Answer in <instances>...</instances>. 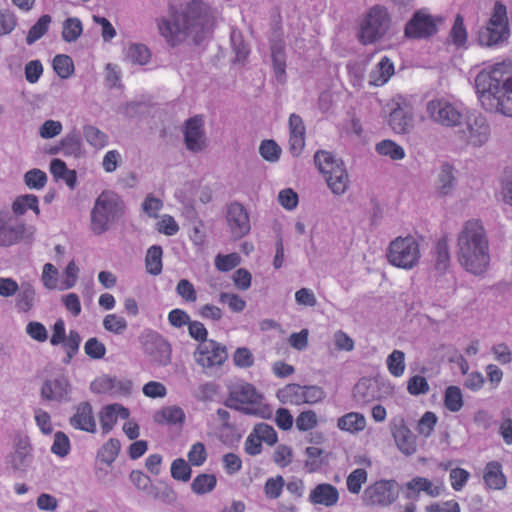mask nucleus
I'll return each instance as SVG.
<instances>
[{
    "label": "nucleus",
    "mask_w": 512,
    "mask_h": 512,
    "mask_svg": "<svg viewBox=\"0 0 512 512\" xmlns=\"http://www.w3.org/2000/svg\"><path fill=\"white\" fill-rule=\"evenodd\" d=\"M214 21L204 12L200 3L192 1L178 8L170 4L168 16L157 19L160 35L170 46H176L187 37L200 43L212 31Z\"/></svg>",
    "instance_id": "nucleus-1"
},
{
    "label": "nucleus",
    "mask_w": 512,
    "mask_h": 512,
    "mask_svg": "<svg viewBox=\"0 0 512 512\" xmlns=\"http://www.w3.org/2000/svg\"><path fill=\"white\" fill-rule=\"evenodd\" d=\"M482 107L489 112L512 117V61L486 65L475 78Z\"/></svg>",
    "instance_id": "nucleus-2"
},
{
    "label": "nucleus",
    "mask_w": 512,
    "mask_h": 512,
    "mask_svg": "<svg viewBox=\"0 0 512 512\" xmlns=\"http://www.w3.org/2000/svg\"><path fill=\"white\" fill-rule=\"evenodd\" d=\"M457 256L460 265L473 275L484 274L490 264L489 241L482 222L467 220L457 237Z\"/></svg>",
    "instance_id": "nucleus-3"
},
{
    "label": "nucleus",
    "mask_w": 512,
    "mask_h": 512,
    "mask_svg": "<svg viewBox=\"0 0 512 512\" xmlns=\"http://www.w3.org/2000/svg\"><path fill=\"white\" fill-rule=\"evenodd\" d=\"M125 213V204L113 191H103L95 200L90 213V228L95 235L110 230Z\"/></svg>",
    "instance_id": "nucleus-4"
},
{
    "label": "nucleus",
    "mask_w": 512,
    "mask_h": 512,
    "mask_svg": "<svg viewBox=\"0 0 512 512\" xmlns=\"http://www.w3.org/2000/svg\"><path fill=\"white\" fill-rule=\"evenodd\" d=\"M226 406L240 411L246 415L268 419L273 411L266 403L264 395L254 385L247 382H239L230 388Z\"/></svg>",
    "instance_id": "nucleus-5"
},
{
    "label": "nucleus",
    "mask_w": 512,
    "mask_h": 512,
    "mask_svg": "<svg viewBox=\"0 0 512 512\" xmlns=\"http://www.w3.org/2000/svg\"><path fill=\"white\" fill-rule=\"evenodd\" d=\"M510 36L506 6L496 1L487 24L478 31L477 40L481 46L496 47L507 41Z\"/></svg>",
    "instance_id": "nucleus-6"
},
{
    "label": "nucleus",
    "mask_w": 512,
    "mask_h": 512,
    "mask_svg": "<svg viewBox=\"0 0 512 512\" xmlns=\"http://www.w3.org/2000/svg\"><path fill=\"white\" fill-rule=\"evenodd\" d=\"M314 161L332 193L344 194L349 186V177L343 161L327 151L316 152Z\"/></svg>",
    "instance_id": "nucleus-7"
},
{
    "label": "nucleus",
    "mask_w": 512,
    "mask_h": 512,
    "mask_svg": "<svg viewBox=\"0 0 512 512\" xmlns=\"http://www.w3.org/2000/svg\"><path fill=\"white\" fill-rule=\"evenodd\" d=\"M467 111L462 102L445 97L432 99L426 105L429 118L444 127L459 126Z\"/></svg>",
    "instance_id": "nucleus-8"
},
{
    "label": "nucleus",
    "mask_w": 512,
    "mask_h": 512,
    "mask_svg": "<svg viewBox=\"0 0 512 512\" xmlns=\"http://www.w3.org/2000/svg\"><path fill=\"white\" fill-rule=\"evenodd\" d=\"M459 126L458 136L467 146L480 148L490 139L491 129L486 117L475 110H468Z\"/></svg>",
    "instance_id": "nucleus-9"
},
{
    "label": "nucleus",
    "mask_w": 512,
    "mask_h": 512,
    "mask_svg": "<svg viewBox=\"0 0 512 512\" xmlns=\"http://www.w3.org/2000/svg\"><path fill=\"white\" fill-rule=\"evenodd\" d=\"M390 23L388 10L380 5L373 6L361 22L360 42L367 45L383 38L390 28Z\"/></svg>",
    "instance_id": "nucleus-10"
},
{
    "label": "nucleus",
    "mask_w": 512,
    "mask_h": 512,
    "mask_svg": "<svg viewBox=\"0 0 512 512\" xmlns=\"http://www.w3.org/2000/svg\"><path fill=\"white\" fill-rule=\"evenodd\" d=\"M388 261L398 268L411 269L419 261L420 251L416 239L412 236L398 237L390 243Z\"/></svg>",
    "instance_id": "nucleus-11"
},
{
    "label": "nucleus",
    "mask_w": 512,
    "mask_h": 512,
    "mask_svg": "<svg viewBox=\"0 0 512 512\" xmlns=\"http://www.w3.org/2000/svg\"><path fill=\"white\" fill-rule=\"evenodd\" d=\"M399 497L398 483L394 479H380L368 485L362 494L366 506L388 507Z\"/></svg>",
    "instance_id": "nucleus-12"
},
{
    "label": "nucleus",
    "mask_w": 512,
    "mask_h": 512,
    "mask_svg": "<svg viewBox=\"0 0 512 512\" xmlns=\"http://www.w3.org/2000/svg\"><path fill=\"white\" fill-rule=\"evenodd\" d=\"M226 358V348L215 340L199 343L194 352L195 362L204 369L220 366Z\"/></svg>",
    "instance_id": "nucleus-13"
},
{
    "label": "nucleus",
    "mask_w": 512,
    "mask_h": 512,
    "mask_svg": "<svg viewBox=\"0 0 512 512\" xmlns=\"http://www.w3.org/2000/svg\"><path fill=\"white\" fill-rule=\"evenodd\" d=\"M279 398L283 402L292 404L317 403L324 398V391L318 386H300L289 384L279 391Z\"/></svg>",
    "instance_id": "nucleus-14"
},
{
    "label": "nucleus",
    "mask_w": 512,
    "mask_h": 512,
    "mask_svg": "<svg viewBox=\"0 0 512 512\" xmlns=\"http://www.w3.org/2000/svg\"><path fill=\"white\" fill-rule=\"evenodd\" d=\"M71 393V383L69 379L64 375H59L45 380L41 387V397L44 400L57 403L70 402Z\"/></svg>",
    "instance_id": "nucleus-15"
},
{
    "label": "nucleus",
    "mask_w": 512,
    "mask_h": 512,
    "mask_svg": "<svg viewBox=\"0 0 512 512\" xmlns=\"http://www.w3.org/2000/svg\"><path fill=\"white\" fill-rule=\"evenodd\" d=\"M183 134L186 148L189 151L198 153L206 148L207 139L202 116L197 115L186 120Z\"/></svg>",
    "instance_id": "nucleus-16"
},
{
    "label": "nucleus",
    "mask_w": 512,
    "mask_h": 512,
    "mask_svg": "<svg viewBox=\"0 0 512 512\" xmlns=\"http://www.w3.org/2000/svg\"><path fill=\"white\" fill-rule=\"evenodd\" d=\"M144 351L157 365L166 366L171 361V345L157 332H150L146 335Z\"/></svg>",
    "instance_id": "nucleus-17"
},
{
    "label": "nucleus",
    "mask_w": 512,
    "mask_h": 512,
    "mask_svg": "<svg viewBox=\"0 0 512 512\" xmlns=\"http://www.w3.org/2000/svg\"><path fill=\"white\" fill-rule=\"evenodd\" d=\"M436 31L437 27L432 16L424 9L416 11L405 26V35L408 38H426Z\"/></svg>",
    "instance_id": "nucleus-18"
},
{
    "label": "nucleus",
    "mask_w": 512,
    "mask_h": 512,
    "mask_svg": "<svg viewBox=\"0 0 512 512\" xmlns=\"http://www.w3.org/2000/svg\"><path fill=\"white\" fill-rule=\"evenodd\" d=\"M389 125L395 133L402 134L406 133L413 123V108L403 98H398L394 102L389 119Z\"/></svg>",
    "instance_id": "nucleus-19"
},
{
    "label": "nucleus",
    "mask_w": 512,
    "mask_h": 512,
    "mask_svg": "<svg viewBox=\"0 0 512 512\" xmlns=\"http://www.w3.org/2000/svg\"><path fill=\"white\" fill-rule=\"evenodd\" d=\"M226 220L230 232L235 238L244 237L251 229L249 215L244 206L238 202L228 205Z\"/></svg>",
    "instance_id": "nucleus-20"
},
{
    "label": "nucleus",
    "mask_w": 512,
    "mask_h": 512,
    "mask_svg": "<svg viewBox=\"0 0 512 512\" xmlns=\"http://www.w3.org/2000/svg\"><path fill=\"white\" fill-rule=\"evenodd\" d=\"M390 430L397 448L403 454L410 456L416 452V436L406 425L404 419H394L391 422Z\"/></svg>",
    "instance_id": "nucleus-21"
},
{
    "label": "nucleus",
    "mask_w": 512,
    "mask_h": 512,
    "mask_svg": "<svg viewBox=\"0 0 512 512\" xmlns=\"http://www.w3.org/2000/svg\"><path fill=\"white\" fill-rule=\"evenodd\" d=\"M26 231L25 224L19 220L0 217V246L7 247L18 243Z\"/></svg>",
    "instance_id": "nucleus-22"
},
{
    "label": "nucleus",
    "mask_w": 512,
    "mask_h": 512,
    "mask_svg": "<svg viewBox=\"0 0 512 512\" xmlns=\"http://www.w3.org/2000/svg\"><path fill=\"white\" fill-rule=\"evenodd\" d=\"M69 423L77 430L94 433L96 431V421L92 405L86 401L76 405L74 414L70 417Z\"/></svg>",
    "instance_id": "nucleus-23"
},
{
    "label": "nucleus",
    "mask_w": 512,
    "mask_h": 512,
    "mask_svg": "<svg viewBox=\"0 0 512 512\" xmlns=\"http://www.w3.org/2000/svg\"><path fill=\"white\" fill-rule=\"evenodd\" d=\"M339 497V491L334 485L329 483H320L311 489L308 501L312 505L333 507L338 503Z\"/></svg>",
    "instance_id": "nucleus-24"
},
{
    "label": "nucleus",
    "mask_w": 512,
    "mask_h": 512,
    "mask_svg": "<svg viewBox=\"0 0 512 512\" xmlns=\"http://www.w3.org/2000/svg\"><path fill=\"white\" fill-rule=\"evenodd\" d=\"M289 149L293 156H299L305 147L306 128L302 118L297 114L289 117Z\"/></svg>",
    "instance_id": "nucleus-25"
},
{
    "label": "nucleus",
    "mask_w": 512,
    "mask_h": 512,
    "mask_svg": "<svg viewBox=\"0 0 512 512\" xmlns=\"http://www.w3.org/2000/svg\"><path fill=\"white\" fill-rule=\"evenodd\" d=\"M408 490V497H410V492L415 494H420L424 492L426 495L436 498L443 494L445 490V486L441 480H437L435 482L424 478V477H414L406 484Z\"/></svg>",
    "instance_id": "nucleus-26"
},
{
    "label": "nucleus",
    "mask_w": 512,
    "mask_h": 512,
    "mask_svg": "<svg viewBox=\"0 0 512 512\" xmlns=\"http://www.w3.org/2000/svg\"><path fill=\"white\" fill-rule=\"evenodd\" d=\"M129 414V410L118 403L104 406L99 413V420L103 433H109L119 418L127 419Z\"/></svg>",
    "instance_id": "nucleus-27"
},
{
    "label": "nucleus",
    "mask_w": 512,
    "mask_h": 512,
    "mask_svg": "<svg viewBox=\"0 0 512 512\" xmlns=\"http://www.w3.org/2000/svg\"><path fill=\"white\" fill-rule=\"evenodd\" d=\"M62 152L65 156L79 157L83 151V143L81 134L77 128H73L68 132L59 142V145L51 150V153L56 154Z\"/></svg>",
    "instance_id": "nucleus-28"
},
{
    "label": "nucleus",
    "mask_w": 512,
    "mask_h": 512,
    "mask_svg": "<svg viewBox=\"0 0 512 512\" xmlns=\"http://www.w3.org/2000/svg\"><path fill=\"white\" fill-rule=\"evenodd\" d=\"M32 461L31 448L26 441H20L7 457V463L15 471H26Z\"/></svg>",
    "instance_id": "nucleus-29"
},
{
    "label": "nucleus",
    "mask_w": 512,
    "mask_h": 512,
    "mask_svg": "<svg viewBox=\"0 0 512 512\" xmlns=\"http://www.w3.org/2000/svg\"><path fill=\"white\" fill-rule=\"evenodd\" d=\"M271 57L275 77L278 82L284 83L286 80V55L285 43L282 39L272 41Z\"/></svg>",
    "instance_id": "nucleus-30"
},
{
    "label": "nucleus",
    "mask_w": 512,
    "mask_h": 512,
    "mask_svg": "<svg viewBox=\"0 0 512 512\" xmlns=\"http://www.w3.org/2000/svg\"><path fill=\"white\" fill-rule=\"evenodd\" d=\"M456 185V177L454 167L448 162L441 164L436 181L435 188L440 195L446 196L451 194Z\"/></svg>",
    "instance_id": "nucleus-31"
},
{
    "label": "nucleus",
    "mask_w": 512,
    "mask_h": 512,
    "mask_svg": "<svg viewBox=\"0 0 512 512\" xmlns=\"http://www.w3.org/2000/svg\"><path fill=\"white\" fill-rule=\"evenodd\" d=\"M483 480L489 489H504L507 481L502 471V465L497 461L488 462L484 468Z\"/></svg>",
    "instance_id": "nucleus-32"
},
{
    "label": "nucleus",
    "mask_w": 512,
    "mask_h": 512,
    "mask_svg": "<svg viewBox=\"0 0 512 512\" xmlns=\"http://www.w3.org/2000/svg\"><path fill=\"white\" fill-rule=\"evenodd\" d=\"M394 71L393 62L387 56H383L376 67L371 71L369 84L375 87L383 86L389 81Z\"/></svg>",
    "instance_id": "nucleus-33"
},
{
    "label": "nucleus",
    "mask_w": 512,
    "mask_h": 512,
    "mask_svg": "<svg viewBox=\"0 0 512 512\" xmlns=\"http://www.w3.org/2000/svg\"><path fill=\"white\" fill-rule=\"evenodd\" d=\"M366 418L362 413L349 412L337 420V428L341 431L358 434L366 428Z\"/></svg>",
    "instance_id": "nucleus-34"
},
{
    "label": "nucleus",
    "mask_w": 512,
    "mask_h": 512,
    "mask_svg": "<svg viewBox=\"0 0 512 512\" xmlns=\"http://www.w3.org/2000/svg\"><path fill=\"white\" fill-rule=\"evenodd\" d=\"M185 418L184 410L176 405L164 407L154 416L157 423L167 425H182Z\"/></svg>",
    "instance_id": "nucleus-35"
},
{
    "label": "nucleus",
    "mask_w": 512,
    "mask_h": 512,
    "mask_svg": "<svg viewBox=\"0 0 512 512\" xmlns=\"http://www.w3.org/2000/svg\"><path fill=\"white\" fill-rule=\"evenodd\" d=\"M36 291L29 281H24L16 293V306L22 312L30 311L35 302Z\"/></svg>",
    "instance_id": "nucleus-36"
},
{
    "label": "nucleus",
    "mask_w": 512,
    "mask_h": 512,
    "mask_svg": "<svg viewBox=\"0 0 512 512\" xmlns=\"http://www.w3.org/2000/svg\"><path fill=\"white\" fill-rule=\"evenodd\" d=\"M450 266V252L446 237L440 238L435 246V270L445 274Z\"/></svg>",
    "instance_id": "nucleus-37"
},
{
    "label": "nucleus",
    "mask_w": 512,
    "mask_h": 512,
    "mask_svg": "<svg viewBox=\"0 0 512 512\" xmlns=\"http://www.w3.org/2000/svg\"><path fill=\"white\" fill-rule=\"evenodd\" d=\"M443 403L448 411L459 412L464 406L462 390L455 385L448 386L444 391Z\"/></svg>",
    "instance_id": "nucleus-38"
},
{
    "label": "nucleus",
    "mask_w": 512,
    "mask_h": 512,
    "mask_svg": "<svg viewBox=\"0 0 512 512\" xmlns=\"http://www.w3.org/2000/svg\"><path fill=\"white\" fill-rule=\"evenodd\" d=\"M125 58L134 64L145 65L151 54L148 47L141 43H131L124 50Z\"/></svg>",
    "instance_id": "nucleus-39"
},
{
    "label": "nucleus",
    "mask_w": 512,
    "mask_h": 512,
    "mask_svg": "<svg viewBox=\"0 0 512 512\" xmlns=\"http://www.w3.org/2000/svg\"><path fill=\"white\" fill-rule=\"evenodd\" d=\"M12 210L16 215H23L28 210H32L36 215H39L40 210L37 196L25 194L17 197L12 204Z\"/></svg>",
    "instance_id": "nucleus-40"
},
{
    "label": "nucleus",
    "mask_w": 512,
    "mask_h": 512,
    "mask_svg": "<svg viewBox=\"0 0 512 512\" xmlns=\"http://www.w3.org/2000/svg\"><path fill=\"white\" fill-rule=\"evenodd\" d=\"M162 254V248L158 245H153L147 250L145 266L149 274L154 276L161 274L163 269Z\"/></svg>",
    "instance_id": "nucleus-41"
},
{
    "label": "nucleus",
    "mask_w": 512,
    "mask_h": 512,
    "mask_svg": "<svg viewBox=\"0 0 512 512\" xmlns=\"http://www.w3.org/2000/svg\"><path fill=\"white\" fill-rule=\"evenodd\" d=\"M216 485L217 478L214 474L201 473L193 479L191 490L197 495H204L213 491Z\"/></svg>",
    "instance_id": "nucleus-42"
},
{
    "label": "nucleus",
    "mask_w": 512,
    "mask_h": 512,
    "mask_svg": "<svg viewBox=\"0 0 512 512\" xmlns=\"http://www.w3.org/2000/svg\"><path fill=\"white\" fill-rule=\"evenodd\" d=\"M375 150L378 154L389 157L392 160H402L406 155L402 146L389 139L377 143Z\"/></svg>",
    "instance_id": "nucleus-43"
},
{
    "label": "nucleus",
    "mask_w": 512,
    "mask_h": 512,
    "mask_svg": "<svg viewBox=\"0 0 512 512\" xmlns=\"http://www.w3.org/2000/svg\"><path fill=\"white\" fill-rule=\"evenodd\" d=\"M467 38L468 33L464 25V19L460 14H457L450 30L451 42L457 48H466Z\"/></svg>",
    "instance_id": "nucleus-44"
},
{
    "label": "nucleus",
    "mask_w": 512,
    "mask_h": 512,
    "mask_svg": "<svg viewBox=\"0 0 512 512\" xmlns=\"http://www.w3.org/2000/svg\"><path fill=\"white\" fill-rule=\"evenodd\" d=\"M83 134L88 144L96 149H103L108 145V135L93 125H85Z\"/></svg>",
    "instance_id": "nucleus-45"
},
{
    "label": "nucleus",
    "mask_w": 512,
    "mask_h": 512,
    "mask_svg": "<svg viewBox=\"0 0 512 512\" xmlns=\"http://www.w3.org/2000/svg\"><path fill=\"white\" fill-rule=\"evenodd\" d=\"M83 27L80 19L76 17L67 18L62 26V38L64 41L75 42L82 34Z\"/></svg>",
    "instance_id": "nucleus-46"
},
{
    "label": "nucleus",
    "mask_w": 512,
    "mask_h": 512,
    "mask_svg": "<svg viewBox=\"0 0 512 512\" xmlns=\"http://www.w3.org/2000/svg\"><path fill=\"white\" fill-rule=\"evenodd\" d=\"M41 282L48 290H60L61 281H59V271L52 263H46L43 266Z\"/></svg>",
    "instance_id": "nucleus-47"
},
{
    "label": "nucleus",
    "mask_w": 512,
    "mask_h": 512,
    "mask_svg": "<svg viewBox=\"0 0 512 512\" xmlns=\"http://www.w3.org/2000/svg\"><path fill=\"white\" fill-rule=\"evenodd\" d=\"M51 23V17L48 14L42 15L38 21L30 28L26 42L28 45L34 44L40 38H42L46 32L48 31L49 25Z\"/></svg>",
    "instance_id": "nucleus-48"
},
{
    "label": "nucleus",
    "mask_w": 512,
    "mask_h": 512,
    "mask_svg": "<svg viewBox=\"0 0 512 512\" xmlns=\"http://www.w3.org/2000/svg\"><path fill=\"white\" fill-rule=\"evenodd\" d=\"M368 479V473L363 468L354 469L346 478L347 490L354 495L361 492L363 484Z\"/></svg>",
    "instance_id": "nucleus-49"
},
{
    "label": "nucleus",
    "mask_w": 512,
    "mask_h": 512,
    "mask_svg": "<svg viewBox=\"0 0 512 512\" xmlns=\"http://www.w3.org/2000/svg\"><path fill=\"white\" fill-rule=\"evenodd\" d=\"M25 185L32 190H41L47 184V174L38 168L28 170L23 177Z\"/></svg>",
    "instance_id": "nucleus-50"
},
{
    "label": "nucleus",
    "mask_w": 512,
    "mask_h": 512,
    "mask_svg": "<svg viewBox=\"0 0 512 512\" xmlns=\"http://www.w3.org/2000/svg\"><path fill=\"white\" fill-rule=\"evenodd\" d=\"M103 327L108 332L121 335L127 330L128 323L123 316L111 313L104 317Z\"/></svg>",
    "instance_id": "nucleus-51"
},
{
    "label": "nucleus",
    "mask_w": 512,
    "mask_h": 512,
    "mask_svg": "<svg viewBox=\"0 0 512 512\" xmlns=\"http://www.w3.org/2000/svg\"><path fill=\"white\" fill-rule=\"evenodd\" d=\"M170 473L174 480L188 482L191 478L192 469L183 458H177L171 463Z\"/></svg>",
    "instance_id": "nucleus-52"
},
{
    "label": "nucleus",
    "mask_w": 512,
    "mask_h": 512,
    "mask_svg": "<svg viewBox=\"0 0 512 512\" xmlns=\"http://www.w3.org/2000/svg\"><path fill=\"white\" fill-rule=\"evenodd\" d=\"M53 69L60 78L67 79L74 72V64L71 57L64 54L56 55L53 59Z\"/></svg>",
    "instance_id": "nucleus-53"
},
{
    "label": "nucleus",
    "mask_w": 512,
    "mask_h": 512,
    "mask_svg": "<svg viewBox=\"0 0 512 512\" xmlns=\"http://www.w3.org/2000/svg\"><path fill=\"white\" fill-rule=\"evenodd\" d=\"M388 371L394 377H400L405 371V354L400 350H394L386 360Z\"/></svg>",
    "instance_id": "nucleus-54"
},
{
    "label": "nucleus",
    "mask_w": 512,
    "mask_h": 512,
    "mask_svg": "<svg viewBox=\"0 0 512 512\" xmlns=\"http://www.w3.org/2000/svg\"><path fill=\"white\" fill-rule=\"evenodd\" d=\"M70 449H71V445H70V440H69L68 436L64 432H61V431L56 432L54 434V440H53V444L51 446V452L60 458H64L65 456H67L69 454Z\"/></svg>",
    "instance_id": "nucleus-55"
},
{
    "label": "nucleus",
    "mask_w": 512,
    "mask_h": 512,
    "mask_svg": "<svg viewBox=\"0 0 512 512\" xmlns=\"http://www.w3.org/2000/svg\"><path fill=\"white\" fill-rule=\"evenodd\" d=\"M120 442L117 439L108 440L100 449L98 457L106 464L114 462L120 451Z\"/></svg>",
    "instance_id": "nucleus-56"
},
{
    "label": "nucleus",
    "mask_w": 512,
    "mask_h": 512,
    "mask_svg": "<svg viewBox=\"0 0 512 512\" xmlns=\"http://www.w3.org/2000/svg\"><path fill=\"white\" fill-rule=\"evenodd\" d=\"M215 267L221 272H228L240 264V256L237 253L218 254L214 261Z\"/></svg>",
    "instance_id": "nucleus-57"
},
{
    "label": "nucleus",
    "mask_w": 512,
    "mask_h": 512,
    "mask_svg": "<svg viewBox=\"0 0 512 512\" xmlns=\"http://www.w3.org/2000/svg\"><path fill=\"white\" fill-rule=\"evenodd\" d=\"M284 485V478L280 475L268 478L264 485L265 496L271 500L279 498Z\"/></svg>",
    "instance_id": "nucleus-58"
},
{
    "label": "nucleus",
    "mask_w": 512,
    "mask_h": 512,
    "mask_svg": "<svg viewBox=\"0 0 512 512\" xmlns=\"http://www.w3.org/2000/svg\"><path fill=\"white\" fill-rule=\"evenodd\" d=\"M219 301L226 304L234 313H240L246 307V301L235 293L222 292L219 295Z\"/></svg>",
    "instance_id": "nucleus-59"
},
{
    "label": "nucleus",
    "mask_w": 512,
    "mask_h": 512,
    "mask_svg": "<svg viewBox=\"0 0 512 512\" xmlns=\"http://www.w3.org/2000/svg\"><path fill=\"white\" fill-rule=\"evenodd\" d=\"M260 155L268 162H277L280 158L281 148L274 140H264L259 147Z\"/></svg>",
    "instance_id": "nucleus-60"
},
{
    "label": "nucleus",
    "mask_w": 512,
    "mask_h": 512,
    "mask_svg": "<svg viewBox=\"0 0 512 512\" xmlns=\"http://www.w3.org/2000/svg\"><path fill=\"white\" fill-rule=\"evenodd\" d=\"M188 463L192 466H202L207 459V452L202 442L194 443L187 453Z\"/></svg>",
    "instance_id": "nucleus-61"
},
{
    "label": "nucleus",
    "mask_w": 512,
    "mask_h": 512,
    "mask_svg": "<svg viewBox=\"0 0 512 512\" xmlns=\"http://www.w3.org/2000/svg\"><path fill=\"white\" fill-rule=\"evenodd\" d=\"M437 424V416L434 412L427 411L418 421L417 431L424 437H429Z\"/></svg>",
    "instance_id": "nucleus-62"
},
{
    "label": "nucleus",
    "mask_w": 512,
    "mask_h": 512,
    "mask_svg": "<svg viewBox=\"0 0 512 512\" xmlns=\"http://www.w3.org/2000/svg\"><path fill=\"white\" fill-rule=\"evenodd\" d=\"M63 130L62 123L57 120H46L38 129V134L43 139H51L58 136Z\"/></svg>",
    "instance_id": "nucleus-63"
},
{
    "label": "nucleus",
    "mask_w": 512,
    "mask_h": 512,
    "mask_svg": "<svg viewBox=\"0 0 512 512\" xmlns=\"http://www.w3.org/2000/svg\"><path fill=\"white\" fill-rule=\"evenodd\" d=\"M254 434L259 437L261 442H265L268 445H274L277 442V433L275 429L266 424H257L253 429Z\"/></svg>",
    "instance_id": "nucleus-64"
}]
</instances>
